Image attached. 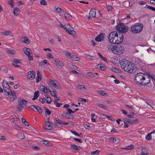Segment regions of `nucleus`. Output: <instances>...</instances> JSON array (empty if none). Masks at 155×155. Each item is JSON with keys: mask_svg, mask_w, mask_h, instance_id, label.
<instances>
[{"mask_svg": "<svg viewBox=\"0 0 155 155\" xmlns=\"http://www.w3.org/2000/svg\"><path fill=\"white\" fill-rule=\"evenodd\" d=\"M127 72L130 73H134L136 70L135 64L127 60Z\"/></svg>", "mask_w": 155, "mask_h": 155, "instance_id": "obj_4", "label": "nucleus"}, {"mask_svg": "<svg viewBox=\"0 0 155 155\" xmlns=\"http://www.w3.org/2000/svg\"><path fill=\"white\" fill-rule=\"evenodd\" d=\"M105 34L104 33H101L98 35L95 38V40L98 42H101L104 40Z\"/></svg>", "mask_w": 155, "mask_h": 155, "instance_id": "obj_9", "label": "nucleus"}, {"mask_svg": "<svg viewBox=\"0 0 155 155\" xmlns=\"http://www.w3.org/2000/svg\"><path fill=\"white\" fill-rule=\"evenodd\" d=\"M111 70L112 71L114 72H116V73H119V69L115 67H112L111 69Z\"/></svg>", "mask_w": 155, "mask_h": 155, "instance_id": "obj_40", "label": "nucleus"}, {"mask_svg": "<svg viewBox=\"0 0 155 155\" xmlns=\"http://www.w3.org/2000/svg\"><path fill=\"white\" fill-rule=\"evenodd\" d=\"M145 7L149 9L150 10H151L152 11H153L155 12V8L153 7L150 6H147V5Z\"/></svg>", "mask_w": 155, "mask_h": 155, "instance_id": "obj_52", "label": "nucleus"}, {"mask_svg": "<svg viewBox=\"0 0 155 155\" xmlns=\"http://www.w3.org/2000/svg\"><path fill=\"white\" fill-rule=\"evenodd\" d=\"M98 92L99 94L101 95L105 96L106 94V93H104V91H99Z\"/></svg>", "mask_w": 155, "mask_h": 155, "instance_id": "obj_55", "label": "nucleus"}, {"mask_svg": "<svg viewBox=\"0 0 155 155\" xmlns=\"http://www.w3.org/2000/svg\"><path fill=\"white\" fill-rule=\"evenodd\" d=\"M65 55L67 57H69L71 58L73 57V55L71 54V53L68 51L65 52Z\"/></svg>", "mask_w": 155, "mask_h": 155, "instance_id": "obj_44", "label": "nucleus"}, {"mask_svg": "<svg viewBox=\"0 0 155 155\" xmlns=\"http://www.w3.org/2000/svg\"><path fill=\"white\" fill-rule=\"evenodd\" d=\"M11 33V32L8 31H6L1 32V34L2 35H5L6 36L9 35Z\"/></svg>", "mask_w": 155, "mask_h": 155, "instance_id": "obj_39", "label": "nucleus"}, {"mask_svg": "<svg viewBox=\"0 0 155 155\" xmlns=\"http://www.w3.org/2000/svg\"><path fill=\"white\" fill-rule=\"evenodd\" d=\"M87 75L91 77L94 78L95 76L93 73L91 72H89L87 73Z\"/></svg>", "mask_w": 155, "mask_h": 155, "instance_id": "obj_58", "label": "nucleus"}, {"mask_svg": "<svg viewBox=\"0 0 155 155\" xmlns=\"http://www.w3.org/2000/svg\"><path fill=\"white\" fill-rule=\"evenodd\" d=\"M20 60H18L17 59H15L13 61L14 63L18 64L21 62Z\"/></svg>", "mask_w": 155, "mask_h": 155, "instance_id": "obj_61", "label": "nucleus"}, {"mask_svg": "<svg viewBox=\"0 0 155 155\" xmlns=\"http://www.w3.org/2000/svg\"><path fill=\"white\" fill-rule=\"evenodd\" d=\"M147 76L148 77L147 78H149V79L150 77L151 78L155 81V75L153 74H151L150 73H148V75H147Z\"/></svg>", "mask_w": 155, "mask_h": 155, "instance_id": "obj_42", "label": "nucleus"}, {"mask_svg": "<svg viewBox=\"0 0 155 155\" xmlns=\"http://www.w3.org/2000/svg\"><path fill=\"white\" fill-rule=\"evenodd\" d=\"M84 127L87 129L89 130L90 128V126L89 125L84 124Z\"/></svg>", "mask_w": 155, "mask_h": 155, "instance_id": "obj_64", "label": "nucleus"}, {"mask_svg": "<svg viewBox=\"0 0 155 155\" xmlns=\"http://www.w3.org/2000/svg\"><path fill=\"white\" fill-rule=\"evenodd\" d=\"M50 83L51 85L54 87L56 88H58L59 86L57 85L56 84L54 83V81L53 80H51L50 81Z\"/></svg>", "mask_w": 155, "mask_h": 155, "instance_id": "obj_35", "label": "nucleus"}, {"mask_svg": "<svg viewBox=\"0 0 155 155\" xmlns=\"http://www.w3.org/2000/svg\"><path fill=\"white\" fill-rule=\"evenodd\" d=\"M20 10L17 7H14L13 8V13L15 16H17L20 13Z\"/></svg>", "mask_w": 155, "mask_h": 155, "instance_id": "obj_20", "label": "nucleus"}, {"mask_svg": "<svg viewBox=\"0 0 155 155\" xmlns=\"http://www.w3.org/2000/svg\"><path fill=\"white\" fill-rule=\"evenodd\" d=\"M96 105L99 107L102 108L104 109H108V108L107 106H106L105 105L102 104H97Z\"/></svg>", "mask_w": 155, "mask_h": 155, "instance_id": "obj_32", "label": "nucleus"}, {"mask_svg": "<svg viewBox=\"0 0 155 155\" xmlns=\"http://www.w3.org/2000/svg\"><path fill=\"white\" fill-rule=\"evenodd\" d=\"M65 117H67L68 118L72 119L74 118V117L72 115L68 113H66L65 114Z\"/></svg>", "mask_w": 155, "mask_h": 155, "instance_id": "obj_34", "label": "nucleus"}, {"mask_svg": "<svg viewBox=\"0 0 155 155\" xmlns=\"http://www.w3.org/2000/svg\"><path fill=\"white\" fill-rule=\"evenodd\" d=\"M3 89L5 91V92H6L7 93V95H8L10 94V91H11L10 87H4V88H3Z\"/></svg>", "mask_w": 155, "mask_h": 155, "instance_id": "obj_25", "label": "nucleus"}, {"mask_svg": "<svg viewBox=\"0 0 155 155\" xmlns=\"http://www.w3.org/2000/svg\"><path fill=\"white\" fill-rule=\"evenodd\" d=\"M11 101H13L15 99H16L17 97L16 95H12L9 94Z\"/></svg>", "mask_w": 155, "mask_h": 155, "instance_id": "obj_30", "label": "nucleus"}, {"mask_svg": "<svg viewBox=\"0 0 155 155\" xmlns=\"http://www.w3.org/2000/svg\"><path fill=\"white\" fill-rule=\"evenodd\" d=\"M73 61H78L80 60V58L79 57L76 56H74L73 55V57L71 58Z\"/></svg>", "mask_w": 155, "mask_h": 155, "instance_id": "obj_49", "label": "nucleus"}, {"mask_svg": "<svg viewBox=\"0 0 155 155\" xmlns=\"http://www.w3.org/2000/svg\"><path fill=\"white\" fill-rule=\"evenodd\" d=\"M120 33L119 31H114L110 33L108 35V39L109 42H111V40L114 38V37L116 36L117 35H118L119 33Z\"/></svg>", "mask_w": 155, "mask_h": 155, "instance_id": "obj_8", "label": "nucleus"}, {"mask_svg": "<svg viewBox=\"0 0 155 155\" xmlns=\"http://www.w3.org/2000/svg\"><path fill=\"white\" fill-rule=\"evenodd\" d=\"M45 99L46 100L48 104H50L51 102V99L48 96H45Z\"/></svg>", "mask_w": 155, "mask_h": 155, "instance_id": "obj_45", "label": "nucleus"}, {"mask_svg": "<svg viewBox=\"0 0 155 155\" xmlns=\"http://www.w3.org/2000/svg\"><path fill=\"white\" fill-rule=\"evenodd\" d=\"M142 154L140 155H147L148 154V151L147 149L145 148H143L141 150Z\"/></svg>", "mask_w": 155, "mask_h": 155, "instance_id": "obj_27", "label": "nucleus"}, {"mask_svg": "<svg viewBox=\"0 0 155 155\" xmlns=\"http://www.w3.org/2000/svg\"><path fill=\"white\" fill-rule=\"evenodd\" d=\"M138 120L136 119L133 120H131L129 119H127V122H128L129 124L131 125H133L134 124H136L138 123Z\"/></svg>", "mask_w": 155, "mask_h": 155, "instance_id": "obj_15", "label": "nucleus"}, {"mask_svg": "<svg viewBox=\"0 0 155 155\" xmlns=\"http://www.w3.org/2000/svg\"><path fill=\"white\" fill-rule=\"evenodd\" d=\"M18 138L20 140L25 139V137L23 134L22 133H18L17 135Z\"/></svg>", "mask_w": 155, "mask_h": 155, "instance_id": "obj_17", "label": "nucleus"}, {"mask_svg": "<svg viewBox=\"0 0 155 155\" xmlns=\"http://www.w3.org/2000/svg\"><path fill=\"white\" fill-rule=\"evenodd\" d=\"M100 65L99 69L102 71H105L106 69V66L103 64H99L97 66V68H98V66Z\"/></svg>", "mask_w": 155, "mask_h": 155, "instance_id": "obj_19", "label": "nucleus"}, {"mask_svg": "<svg viewBox=\"0 0 155 155\" xmlns=\"http://www.w3.org/2000/svg\"><path fill=\"white\" fill-rule=\"evenodd\" d=\"M21 41L22 43H25L28 44L30 43L29 39L27 37L24 38H21Z\"/></svg>", "mask_w": 155, "mask_h": 155, "instance_id": "obj_12", "label": "nucleus"}, {"mask_svg": "<svg viewBox=\"0 0 155 155\" xmlns=\"http://www.w3.org/2000/svg\"><path fill=\"white\" fill-rule=\"evenodd\" d=\"M3 82L2 85L3 88H4V87H11L10 86L6 81H4Z\"/></svg>", "mask_w": 155, "mask_h": 155, "instance_id": "obj_33", "label": "nucleus"}, {"mask_svg": "<svg viewBox=\"0 0 155 155\" xmlns=\"http://www.w3.org/2000/svg\"><path fill=\"white\" fill-rule=\"evenodd\" d=\"M40 4L43 5H47V2L44 0H42L40 2Z\"/></svg>", "mask_w": 155, "mask_h": 155, "instance_id": "obj_53", "label": "nucleus"}, {"mask_svg": "<svg viewBox=\"0 0 155 155\" xmlns=\"http://www.w3.org/2000/svg\"><path fill=\"white\" fill-rule=\"evenodd\" d=\"M43 88L42 89V90L43 91H44L45 93H48L49 92V91H50L49 89H48L47 87L45 86H43Z\"/></svg>", "mask_w": 155, "mask_h": 155, "instance_id": "obj_41", "label": "nucleus"}, {"mask_svg": "<svg viewBox=\"0 0 155 155\" xmlns=\"http://www.w3.org/2000/svg\"><path fill=\"white\" fill-rule=\"evenodd\" d=\"M130 114H129L127 116L129 118H133L134 117L133 116L131 115V114H132L133 115H134L135 114L133 112H130Z\"/></svg>", "mask_w": 155, "mask_h": 155, "instance_id": "obj_57", "label": "nucleus"}, {"mask_svg": "<svg viewBox=\"0 0 155 155\" xmlns=\"http://www.w3.org/2000/svg\"><path fill=\"white\" fill-rule=\"evenodd\" d=\"M126 26H125L124 24L120 22L117 25L116 27V29L118 31H119L120 33H125L126 32L125 31Z\"/></svg>", "mask_w": 155, "mask_h": 155, "instance_id": "obj_6", "label": "nucleus"}, {"mask_svg": "<svg viewBox=\"0 0 155 155\" xmlns=\"http://www.w3.org/2000/svg\"><path fill=\"white\" fill-rule=\"evenodd\" d=\"M46 114L48 115V116L49 115L51 114V111L49 110L48 109H46Z\"/></svg>", "mask_w": 155, "mask_h": 155, "instance_id": "obj_59", "label": "nucleus"}, {"mask_svg": "<svg viewBox=\"0 0 155 155\" xmlns=\"http://www.w3.org/2000/svg\"><path fill=\"white\" fill-rule=\"evenodd\" d=\"M41 75L39 71H38L37 72V76L36 78V83H38L39 81H41Z\"/></svg>", "mask_w": 155, "mask_h": 155, "instance_id": "obj_21", "label": "nucleus"}, {"mask_svg": "<svg viewBox=\"0 0 155 155\" xmlns=\"http://www.w3.org/2000/svg\"><path fill=\"white\" fill-rule=\"evenodd\" d=\"M51 94L52 96L56 98V99L57 100H59L60 99V97H57V95L55 94V91H50Z\"/></svg>", "mask_w": 155, "mask_h": 155, "instance_id": "obj_26", "label": "nucleus"}, {"mask_svg": "<svg viewBox=\"0 0 155 155\" xmlns=\"http://www.w3.org/2000/svg\"><path fill=\"white\" fill-rule=\"evenodd\" d=\"M35 109L37 110L39 113H41L42 112V110L39 106H35Z\"/></svg>", "mask_w": 155, "mask_h": 155, "instance_id": "obj_38", "label": "nucleus"}, {"mask_svg": "<svg viewBox=\"0 0 155 155\" xmlns=\"http://www.w3.org/2000/svg\"><path fill=\"white\" fill-rule=\"evenodd\" d=\"M67 111L68 112V113L70 114L71 113H74L75 112V111H73L72 110L69 108H67Z\"/></svg>", "mask_w": 155, "mask_h": 155, "instance_id": "obj_56", "label": "nucleus"}, {"mask_svg": "<svg viewBox=\"0 0 155 155\" xmlns=\"http://www.w3.org/2000/svg\"><path fill=\"white\" fill-rule=\"evenodd\" d=\"M24 107L22 106V105L18 103V106L17 107V110L19 111H21L24 108Z\"/></svg>", "mask_w": 155, "mask_h": 155, "instance_id": "obj_31", "label": "nucleus"}, {"mask_svg": "<svg viewBox=\"0 0 155 155\" xmlns=\"http://www.w3.org/2000/svg\"><path fill=\"white\" fill-rule=\"evenodd\" d=\"M100 151L99 150H97L95 151L92 152V154L94 155H97L99 154Z\"/></svg>", "mask_w": 155, "mask_h": 155, "instance_id": "obj_62", "label": "nucleus"}, {"mask_svg": "<svg viewBox=\"0 0 155 155\" xmlns=\"http://www.w3.org/2000/svg\"><path fill=\"white\" fill-rule=\"evenodd\" d=\"M134 148V146L130 144V145H127V150H131Z\"/></svg>", "mask_w": 155, "mask_h": 155, "instance_id": "obj_50", "label": "nucleus"}, {"mask_svg": "<svg viewBox=\"0 0 155 155\" xmlns=\"http://www.w3.org/2000/svg\"><path fill=\"white\" fill-rule=\"evenodd\" d=\"M46 125L48 127V128H45V129L48 130H51L53 128V127L51 126V122L49 121H46Z\"/></svg>", "mask_w": 155, "mask_h": 155, "instance_id": "obj_16", "label": "nucleus"}, {"mask_svg": "<svg viewBox=\"0 0 155 155\" xmlns=\"http://www.w3.org/2000/svg\"><path fill=\"white\" fill-rule=\"evenodd\" d=\"M56 11L58 12H60L63 13L64 12V11L63 10H62L60 7H58L56 9Z\"/></svg>", "mask_w": 155, "mask_h": 155, "instance_id": "obj_51", "label": "nucleus"}, {"mask_svg": "<svg viewBox=\"0 0 155 155\" xmlns=\"http://www.w3.org/2000/svg\"><path fill=\"white\" fill-rule=\"evenodd\" d=\"M54 104L56 105L57 107H59L61 105H62V104H60L56 100L53 101Z\"/></svg>", "mask_w": 155, "mask_h": 155, "instance_id": "obj_48", "label": "nucleus"}, {"mask_svg": "<svg viewBox=\"0 0 155 155\" xmlns=\"http://www.w3.org/2000/svg\"><path fill=\"white\" fill-rule=\"evenodd\" d=\"M27 101L23 98H19L18 100V102L22 105V106L24 107L25 106L27 103Z\"/></svg>", "mask_w": 155, "mask_h": 155, "instance_id": "obj_11", "label": "nucleus"}, {"mask_svg": "<svg viewBox=\"0 0 155 155\" xmlns=\"http://www.w3.org/2000/svg\"><path fill=\"white\" fill-rule=\"evenodd\" d=\"M64 29L66 30V31L69 34L74 35L75 33V31L72 30L73 28L69 24H66L64 25Z\"/></svg>", "mask_w": 155, "mask_h": 155, "instance_id": "obj_7", "label": "nucleus"}, {"mask_svg": "<svg viewBox=\"0 0 155 155\" xmlns=\"http://www.w3.org/2000/svg\"><path fill=\"white\" fill-rule=\"evenodd\" d=\"M71 133L76 136H80V134L77 133L76 131L73 130L71 131Z\"/></svg>", "mask_w": 155, "mask_h": 155, "instance_id": "obj_60", "label": "nucleus"}, {"mask_svg": "<svg viewBox=\"0 0 155 155\" xmlns=\"http://www.w3.org/2000/svg\"><path fill=\"white\" fill-rule=\"evenodd\" d=\"M21 120L23 124H24L25 125L27 126H29V124L25 120V119L23 118H21Z\"/></svg>", "mask_w": 155, "mask_h": 155, "instance_id": "obj_46", "label": "nucleus"}, {"mask_svg": "<svg viewBox=\"0 0 155 155\" xmlns=\"http://www.w3.org/2000/svg\"><path fill=\"white\" fill-rule=\"evenodd\" d=\"M79 147L76 146L74 145H71V148L75 150H78Z\"/></svg>", "mask_w": 155, "mask_h": 155, "instance_id": "obj_47", "label": "nucleus"}, {"mask_svg": "<svg viewBox=\"0 0 155 155\" xmlns=\"http://www.w3.org/2000/svg\"><path fill=\"white\" fill-rule=\"evenodd\" d=\"M42 143L48 146H51L52 145L51 143L50 142L45 140H43Z\"/></svg>", "mask_w": 155, "mask_h": 155, "instance_id": "obj_29", "label": "nucleus"}, {"mask_svg": "<svg viewBox=\"0 0 155 155\" xmlns=\"http://www.w3.org/2000/svg\"><path fill=\"white\" fill-rule=\"evenodd\" d=\"M64 15L65 18L67 20H69L71 19V15L68 13H65Z\"/></svg>", "mask_w": 155, "mask_h": 155, "instance_id": "obj_24", "label": "nucleus"}, {"mask_svg": "<svg viewBox=\"0 0 155 155\" xmlns=\"http://www.w3.org/2000/svg\"><path fill=\"white\" fill-rule=\"evenodd\" d=\"M113 50V52L117 55H120L123 53L124 51V48L122 46L116 45Z\"/></svg>", "mask_w": 155, "mask_h": 155, "instance_id": "obj_5", "label": "nucleus"}, {"mask_svg": "<svg viewBox=\"0 0 155 155\" xmlns=\"http://www.w3.org/2000/svg\"><path fill=\"white\" fill-rule=\"evenodd\" d=\"M56 122H55V124L59 127H61L62 124H63V121L60 120L58 118H55Z\"/></svg>", "mask_w": 155, "mask_h": 155, "instance_id": "obj_13", "label": "nucleus"}, {"mask_svg": "<svg viewBox=\"0 0 155 155\" xmlns=\"http://www.w3.org/2000/svg\"><path fill=\"white\" fill-rule=\"evenodd\" d=\"M151 134V132L147 134L146 136V139L147 140H150L152 139V137L151 135V134Z\"/></svg>", "mask_w": 155, "mask_h": 155, "instance_id": "obj_43", "label": "nucleus"}, {"mask_svg": "<svg viewBox=\"0 0 155 155\" xmlns=\"http://www.w3.org/2000/svg\"><path fill=\"white\" fill-rule=\"evenodd\" d=\"M147 75L141 72L137 74L135 76V80L137 84L146 85L150 82L149 78Z\"/></svg>", "mask_w": 155, "mask_h": 155, "instance_id": "obj_1", "label": "nucleus"}, {"mask_svg": "<svg viewBox=\"0 0 155 155\" xmlns=\"http://www.w3.org/2000/svg\"><path fill=\"white\" fill-rule=\"evenodd\" d=\"M143 25L142 23H135L131 27V31L134 34L141 32L143 30Z\"/></svg>", "mask_w": 155, "mask_h": 155, "instance_id": "obj_2", "label": "nucleus"}, {"mask_svg": "<svg viewBox=\"0 0 155 155\" xmlns=\"http://www.w3.org/2000/svg\"><path fill=\"white\" fill-rule=\"evenodd\" d=\"M6 52L8 54H15V52L13 51L10 50H7Z\"/></svg>", "mask_w": 155, "mask_h": 155, "instance_id": "obj_54", "label": "nucleus"}, {"mask_svg": "<svg viewBox=\"0 0 155 155\" xmlns=\"http://www.w3.org/2000/svg\"><path fill=\"white\" fill-rule=\"evenodd\" d=\"M96 14L95 9L93 8L91 10L89 13V15H91L92 18H94L95 17Z\"/></svg>", "mask_w": 155, "mask_h": 155, "instance_id": "obj_18", "label": "nucleus"}, {"mask_svg": "<svg viewBox=\"0 0 155 155\" xmlns=\"http://www.w3.org/2000/svg\"><path fill=\"white\" fill-rule=\"evenodd\" d=\"M35 72L34 71H30L28 73L27 76L29 79L33 80L35 78Z\"/></svg>", "mask_w": 155, "mask_h": 155, "instance_id": "obj_10", "label": "nucleus"}, {"mask_svg": "<svg viewBox=\"0 0 155 155\" xmlns=\"http://www.w3.org/2000/svg\"><path fill=\"white\" fill-rule=\"evenodd\" d=\"M123 33L120 32L118 35H117L116 36L114 37V38L111 40V42H110V43L113 44H118L122 42L123 40Z\"/></svg>", "mask_w": 155, "mask_h": 155, "instance_id": "obj_3", "label": "nucleus"}, {"mask_svg": "<svg viewBox=\"0 0 155 155\" xmlns=\"http://www.w3.org/2000/svg\"><path fill=\"white\" fill-rule=\"evenodd\" d=\"M39 95V91H36L34 93V97L32 98V100L33 101L36 100L38 98Z\"/></svg>", "mask_w": 155, "mask_h": 155, "instance_id": "obj_23", "label": "nucleus"}, {"mask_svg": "<svg viewBox=\"0 0 155 155\" xmlns=\"http://www.w3.org/2000/svg\"><path fill=\"white\" fill-rule=\"evenodd\" d=\"M131 16L130 14H128L127 15V23L130 22L131 21H132L133 20V19L131 18L129 20H128L127 18H130Z\"/></svg>", "mask_w": 155, "mask_h": 155, "instance_id": "obj_36", "label": "nucleus"}, {"mask_svg": "<svg viewBox=\"0 0 155 155\" xmlns=\"http://www.w3.org/2000/svg\"><path fill=\"white\" fill-rule=\"evenodd\" d=\"M54 61L56 63L55 65H58L60 67L63 66L64 65L63 62L60 61L59 59H54Z\"/></svg>", "mask_w": 155, "mask_h": 155, "instance_id": "obj_14", "label": "nucleus"}, {"mask_svg": "<svg viewBox=\"0 0 155 155\" xmlns=\"http://www.w3.org/2000/svg\"><path fill=\"white\" fill-rule=\"evenodd\" d=\"M120 64L121 68L123 69L124 71H126V70L125 69V67L126 66V61L123 60L120 63Z\"/></svg>", "mask_w": 155, "mask_h": 155, "instance_id": "obj_22", "label": "nucleus"}, {"mask_svg": "<svg viewBox=\"0 0 155 155\" xmlns=\"http://www.w3.org/2000/svg\"><path fill=\"white\" fill-rule=\"evenodd\" d=\"M110 140L112 141L114 143H115L116 142L117 140L116 138L114 137H110Z\"/></svg>", "mask_w": 155, "mask_h": 155, "instance_id": "obj_63", "label": "nucleus"}, {"mask_svg": "<svg viewBox=\"0 0 155 155\" xmlns=\"http://www.w3.org/2000/svg\"><path fill=\"white\" fill-rule=\"evenodd\" d=\"M25 49L24 50L25 53L27 55L30 54H31V53L30 52V51H31V50L27 48H25Z\"/></svg>", "mask_w": 155, "mask_h": 155, "instance_id": "obj_37", "label": "nucleus"}, {"mask_svg": "<svg viewBox=\"0 0 155 155\" xmlns=\"http://www.w3.org/2000/svg\"><path fill=\"white\" fill-rule=\"evenodd\" d=\"M112 44H111L110 43V44H108L107 45V48L108 50H111L113 52V48L115 47L116 45L115 46H114L112 45Z\"/></svg>", "mask_w": 155, "mask_h": 155, "instance_id": "obj_28", "label": "nucleus"}]
</instances>
